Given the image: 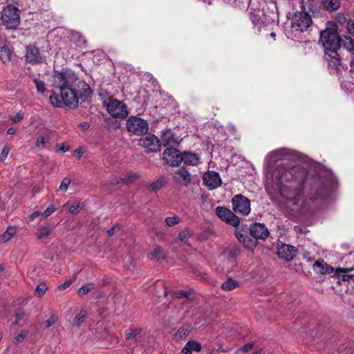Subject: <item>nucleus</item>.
I'll return each instance as SVG.
<instances>
[{
	"label": "nucleus",
	"mask_w": 354,
	"mask_h": 354,
	"mask_svg": "<svg viewBox=\"0 0 354 354\" xmlns=\"http://www.w3.org/2000/svg\"><path fill=\"white\" fill-rule=\"evenodd\" d=\"M51 86L53 93L50 95L49 100L55 107L67 106L75 109L79 106L80 100L85 102L93 95L90 86L68 70L55 71Z\"/></svg>",
	"instance_id": "f257e3e1"
},
{
	"label": "nucleus",
	"mask_w": 354,
	"mask_h": 354,
	"mask_svg": "<svg viewBox=\"0 0 354 354\" xmlns=\"http://www.w3.org/2000/svg\"><path fill=\"white\" fill-rule=\"evenodd\" d=\"M307 170L300 165L290 163L278 165L274 174L279 180L277 189L282 197L286 198L287 205L295 211V207L302 201V193Z\"/></svg>",
	"instance_id": "f03ea898"
},
{
	"label": "nucleus",
	"mask_w": 354,
	"mask_h": 354,
	"mask_svg": "<svg viewBox=\"0 0 354 354\" xmlns=\"http://www.w3.org/2000/svg\"><path fill=\"white\" fill-rule=\"evenodd\" d=\"M320 42L325 52L340 50L342 40L339 38L335 27L326 28L321 32Z\"/></svg>",
	"instance_id": "7ed1b4c3"
},
{
	"label": "nucleus",
	"mask_w": 354,
	"mask_h": 354,
	"mask_svg": "<svg viewBox=\"0 0 354 354\" xmlns=\"http://www.w3.org/2000/svg\"><path fill=\"white\" fill-rule=\"evenodd\" d=\"M1 20L8 28H16L20 24L19 10L15 6L8 5L1 11Z\"/></svg>",
	"instance_id": "20e7f679"
},
{
	"label": "nucleus",
	"mask_w": 354,
	"mask_h": 354,
	"mask_svg": "<svg viewBox=\"0 0 354 354\" xmlns=\"http://www.w3.org/2000/svg\"><path fill=\"white\" fill-rule=\"evenodd\" d=\"M104 103L107 112L113 118H124L129 114L127 106L122 101L109 97Z\"/></svg>",
	"instance_id": "39448f33"
},
{
	"label": "nucleus",
	"mask_w": 354,
	"mask_h": 354,
	"mask_svg": "<svg viewBox=\"0 0 354 354\" xmlns=\"http://www.w3.org/2000/svg\"><path fill=\"white\" fill-rule=\"evenodd\" d=\"M312 23L310 15L305 12H295L291 21L292 31L301 32L306 30Z\"/></svg>",
	"instance_id": "423d86ee"
},
{
	"label": "nucleus",
	"mask_w": 354,
	"mask_h": 354,
	"mask_svg": "<svg viewBox=\"0 0 354 354\" xmlns=\"http://www.w3.org/2000/svg\"><path fill=\"white\" fill-rule=\"evenodd\" d=\"M126 126L129 132L137 136L146 134L149 130L147 122L136 116L130 117L127 120Z\"/></svg>",
	"instance_id": "0eeeda50"
},
{
	"label": "nucleus",
	"mask_w": 354,
	"mask_h": 354,
	"mask_svg": "<svg viewBox=\"0 0 354 354\" xmlns=\"http://www.w3.org/2000/svg\"><path fill=\"white\" fill-rule=\"evenodd\" d=\"M232 203L233 210L236 213L246 216L251 211L250 200L241 194L235 195L232 199Z\"/></svg>",
	"instance_id": "6e6552de"
},
{
	"label": "nucleus",
	"mask_w": 354,
	"mask_h": 354,
	"mask_svg": "<svg viewBox=\"0 0 354 354\" xmlns=\"http://www.w3.org/2000/svg\"><path fill=\"white\" fill-rule=\"evenodd\" d=\"M216 214L222 221L229 225L237 227L240 223L239 218L231 210L225 207H218L216 208Z\"/></svg>",
	"instance_id": "1a4fd4ad"
},
{
	"label": "nucleus",
	"mask_w": 354,
	"mask_h": 354,
	"mask_svg": "<svg viewBox=\"0 0 354 354\" xmlns=\"http://www.w3.org/2000/svg\"><path fill=\"white\" fill-rule=\"evenodd\" d=\"M339 50L325 52V59L328 62V67L333 73L338 74L342 66V60Z\"/></svg>",
	"instance_id": "9d476101"
},
{
	"label": "nucleus",
	"mask_w": 354,
	"mask_h": 354,
	"mask_svg": "<svg viewBox=\"0 0 354 354\" xmlns=\"http://www.w3.org/2000/svg\"><path fill=\"white\" fill-rule=\"evenodd\" d=\"M138 145L143 147L147 152L160 151V140L153 134H148L138 140Z\"/></svg>",
	"instance_id": "9b49d317"
},
{
	"label": "nucleus",
	"mask_w": 354,
	"mask_h": 354,
	"mask_svg": "<svg viewBox=\"0 0 354 354\" xmlns=\"http://www.w3.org/2000/svg\"><path fill=\"white\" fill-rule=\"evenodd\" d=\"M162 159L167 164L176 167L182 162V153L173 147L167 148L162 153Z\"/></svg>",
	"instance_id": "f8f14e48"
},
{
	"label": "nucleus",
	"mask_w": 354,
	"mask_h": 354,
	"mask_svg": "<svg viewBox=\"0 0 354 354\" xmlns=\"http://www.w3.org/2000/svg\"><path fill=\"white\" fill-rule=\"evenodd\" d=\"M250 234L255 239H266L269 235L270 232L267 227L260 223H252L249 228Z\"/></svg>",
	"instance_id": "ddd939ff"
},
{
	"label": "nucleus",
	"mask_w": 354,
	"mask_h": 354,
	"mask_svg": "<svg viewBox=\"0 0 354 354\" xmlns=\"http://www.w3.org/2000/svg\"><path fill=\"white\" fill-rule=\"evenodd\" d=\"M203 183L209 189H214L218 187L222 180L218 172L209 171L203 175Z\"/></svg>",
	"instance_id": "4468645a"
},
{
	"label": "nucleus",
	"mask_w": 354,
	"mask_h": 354,
	"mask_svg": "<svg viewBox=\"0 0 354 354\" xmlns=\"http://www.w3.org/2000/svg\"><path fill=\"white\" fill-rule=\"evenodd\" d=\"M297 252V250L291 245L281 243L278 245L277 255L280 259L290 261L296 257Z\"/></svg>",
	"instance_id": "2eb2a0df"
},
{
	"label": "nucleus",
	"mask_w": 354,
	"mask_h": 354,
	"mask_svg": "<svg viewBox=\"0 0 354 354\" xmlns=\"http://www.w3.org/2000/svg\"><path fill=\"white\" fill-rule=\"evenodd\" d=\"M174 180L182 185L187 186L192 180L189 172L184 167L178 168L174 173Z\"/></svg>",
	"instance_id": "dca6fc26"
},
{
	"label": "nucleus",
	"mask_w": 354,
	"mask_h": 354,
	"mask_svg": "<svg viewBox=\"0 0 354 354\" xmlns=\"http://www.w3.org/2000/svg\"><path fill=\"white\" fill-rule=\"evenodd\" d=\"M26 58L28 62L32 64L39 63L42 59L39 48L32 45L27 46Z\"/></svg>",
	"instance_id": "f3484780"
},
{
	"label": "nucleus",
	"mask_w": 354,
	"mask_h": 354,
	"mask_svg": "<svg viewBox=\"0 0 354 354\" xmlns=\"http://www.w3.org/2000/svg\"><path fill=\"white\" fill-rule=\"evenodd\" d=\"M160 145L163 146H174L177 144V140L175 138L174 133L171 129H166L162 132L160 136Z\"/></svg>",
	"instance_id": "a211bd4d"
},
{
	"label": "nucleus",
	"mask_w": 354,
	"mask_h": 354,
	"mask_svg": "<svg viewBox=\"0 0 354 354\" xmlns=\"http://www.w3.org/2000/svg\"><path fill=\"white\" fill-rule=\"evenodd\" d=\"M236 236L240 243H242L243 246L249 250L253 251L257 245L256 240H253L248 235L243 234L240 232H236Z\"/></svg>",
	"instance_id": "6ab92c4d"
},
{
	"label": "nucleus",
	"mask_w": 354,
	"mask_h": 354,
	"mask_svg": "<svg viewBox=\"0 0 354 354\" xmlns=\"http://www.w3.org/2000/svg\"><path fill=\"white\" fill-rule=\"evenodd\" d=\"M182 162L188 165L196 166L200 162V156L194 152L184 151L182 153Z\"/></svg>",
	"instance_id": "aec40b11"
},
{
	"label": "nucleus",
	"mask_w": 354,
	"mask_h": 354,
	"mask_svg": "<svg viewBox=\"0 0 354 354\" xmlns=\"http://www.w3.org/2000/svg\"><path fill=\"white\" fill-rule=\"evenodd\" d=\"M202 349L201 344L195 340L188 341L182 349L183 354H192V352H200Z\"/></svg>",
	"instance_id": "412c9836"
},
{
	"label": "nucleus",
	"mask_w": 354,
	"mask_h": 354,
	"mask_svg": "<svg viewBox=\"0 0 354 354\" xmlns=\"http://www.w3.org/2000/svg\"><path fill=\"white\" fill-rule=\"evenodd\" d=\"M313 270L320 274H330L333 272V268L324 261H316L313 264Z\"/></svg>",
	"instance_id": "4be33fe9"
},
{
	"label": "nucleus",
	"mask_w": 354,
	"mask_h": 354,
	"mask_svg": "<svg viewBox=\"0 0 354 354\" xmlns=\"http://www.w3.org/2000/svg\"><path fill=\"white\" fill-rule=\"evenodd\" d=\"M354 270L353 267L351 268H337L335 270V274L343 281H348L351 279L354 280V275L347 274Z\"/></svg>",
	"instance_id": "5701e85b"
},
{
	"label": "nucleus",
	"mask_w": 354,
	"mask_h": 354,
	"mask_svg": "<svg viewBox=\"0 0 354 354\" xmlns=\"http://www.w3.org/2000/svg\"><path fill=\"white\" fill-rule=\"evenodd\" d=\"M55 227L53 225H48L40 227L37 233L36 236L38 239L46 238L54 230Z\"/></svg>",
	"instance_id": "b1692460"
},
{
	"label": "nucleus",
	"mask_w": 354,
	"mask_h": 354,
	"mask_svg": "<svg viewBox=\"0 0 354 354\" xmlns=\"http://www.w3.org/2000/svg\"><path fill=\"white\" fill-rule=\"evenodd\" d=\"M191 330L190 326L184 325L179 328L177 332L174 334V338L176 340H182L187 337Z\"/></svg>",
	"instance_id": "393cba45"
},
{
	"label": "nucleus",
	"mask_w": 354,
	"mask_h": 354,
	"mask_svg": "<svg viewBox=\"0 0 354 354\" xmlns=\"http://www.w3.org/2000/svg\"><path fill=\"white\" fill-rule=\"evenodd\" d=\"M165 257V253L160 247H156L154 250L149 254L150 259L160 261L164 259Z\"/></svg>",
	"instance_id": "a878e982"
},
{
	"label": "nucleus",
	"mask_w": 354,
	"mask_h": 354,
	"mask_svg": "<svg viewBox=\"0 0 354 354\" xmlns=\"http://www.w3.org/2000/svg\"><path fill=\"white\" fill-rule=\"evenodd\" d=\"M324 8L329 10H336L339 8L340 3L339 0H322Z\"/></svg>",
	"instance_id": "bb28decb"
},
{
	"label": "nucleus",
	"mask_w": 354,
	"mask_h": 354,
	"mask_svg": "<svg viewBox=\"0 0 354 354\" xmlns=\"http://www.w3.org/2000/svg\"><path fill=\"white\" fill-rule=\"evenodd\" d=\"M12 53L10 48L4 45L0 48V58L4 62H10L11 60Z\"/></svg>",
	"instance_id": "cd10ccee"
},
{
	"label": "nucleus",
	"mask_w": 354,
	"mask_h": 354,
	"mask_svg": "<svg viewBox=\"0 0 354 354\" xmlns=\"http://www.w3.org/2000/svg\"><path fill=\"white\" fill-rule=\"evenodd\" d=\"M165 183L166 181L164 178H160L159 179L151 183L149 185L148 189L150 192H157L162 188Z\"/></svg>",
	"instance_id": "c85d7f7f"
},
{
	"label": "nucleus",
	"mask_w": 354,
	"mask_h": 354,
	"mask_svg": "<svg viewBox=\"0 0 354 354\" xmlns=\"http://www.w3.org/2000/svg\"><path fill=\"white\" fill-rule=\"evenodd\" d=\"M289 154L288 149L282 148L275 151H273L271 153V156L276 160H281L284 158L286 156Z\"/></svg>",
	"instance_id": "c756f323"
},
{
	"label": "nucleus",
	"mask_w": 354,
	"mask_h": 354,
	"mask_svg": "<svg viewBox=\"0 0 354 354\" xmlns=\"http://www.w3.org/2000/svg\"><path fill=\"white\" fill-rule=\"evenodd\" d=\"M140 178V175L136 173L130 172L121 178V181L124 184H129Z\"/></svg>",
	"instance_id": "7c9ffc66"
},
{
	"label": "nucleus",
	"mask_w": 354,
	"mask_h": 354,
	"mask_svg": "<svg viewBox=\"0 0 354 354\" xmlns=\"http://www.w3.org/2000/svg\"><path fill=\"white\" fill-rule=\"evenodd\" d=\"M238 286V282L232 279H228L225 281L221 288L225 290H232Z\"/></svg>",
	"instance_id": "2f4dec72"
},
{
	"label": "nucleus",
	"mask_w": 354,
	"mask_h": 354,
	"mask_svg": "<svg viewBox=\"0 0 354 354\" xmlns=\"http://www.w3.org/2000/svg\"><path fill=\"white\" fill-rule=\"evenodd\" d=\"M15 230L9 227L3 234L0 236V242L6 243L15 234Z\"/></svg>",
	"instance_id": "473e14b6"
},
{
	"label": "nucleus",
	"mask_w": 354,
	"mask_h": 354,
	"mask_svg": "<svg viewBox=\"0 0 354 354\" xmlns=\"http://www.w3.org/2000/svg\"><path fill=\"white\" fill-rule=\"evenodd\" d=\"M50 140V137L48 135H41L39 136L36 140L35 146L39 149H43L46 142H48Z\"/></svg>",
	"instance_id": "72a5a7b5"
},
{
	"label": "nucleus",
	"mask_w": 354,
	"mask_h": 354,
	"mask_svg": "<svg viewBox=\"0 0 354 354\" xmlns=\"http://www.w3.org/2000/svg\"><path fill=\"white\" fill-rule=\"evenodd\" d=\"M87 315V313L85 310L82 309L80 313L74 318V324L80 326L84 321L85 317Z\"/></svg>",
	"instance_id": "f704fd0d"
},
{
	"label": "nucleus",
	"mask_w": 354,
	"mask_h": 354,
	"mask_svg": "<svg viewBox=\"0 0 354 354\" xmlns=\"http://www.w3.org/2000/svg\"><path fill=\"white\" fill-rule=\"evenodd\" d=\"M33 82L35 84L37 91L43 94L46 91V84L44 82L37 78H34Z\"/></svg>",
	"instance_id": "c9c22d12"
},
{
	"label": "nucleus",
	"mask_w": 354,
	"mask_h": 354,
	"mask_svg": "<svg viewBox=\"0 0 354 354\" xmlns=\"http://www.w3.org/2000/svg\"><path fill=\"white\" fill-rule=\"evenodd\" d=\"M29 332L26 330H22L19 335H17L12 340V342L17 344L22 342L24 339L28 336Z\"/></svg>",
	"instance_id": "e433bc0d"
},
{
	"label": "nucleus",
	"mask_w": 354,
	"mask_h": 354,
	"mask_svg": "<svg viewBox=\"0 0 354 354\" xmlns=\"http://www.w3.org/2000/svg\"><path fill=\"white\" fill-rule=\"evenodd\" d=\"M180 221V218L178 216L167 217L165 218V223H166L167 225L169 227L174 226V225L179 223Z\"/></svg>",
	"instance_id": "4c0bfd02"
},
{
	"label": "nucleus",
	"mask_w": 354,
	"mask_h": 354,
	"mask_svg": "<svg viewBox=\"0 0 354 354\" xmlns=\"http://www.w3.org/2000/svg\"><path fill=\"white\" fill-rule=\"evenodd\" d=\"M192 233L188 230H183L179 234V239L182 242L187 243L189 238L191 236Z\"/></svg>",
	"instance_id": "58836bf2"
},
{
	"label": "nucleus",
	"mask_w": 354,
	"mask_h": 354,
	"mask_svg": "<svg viewBox=\"0 0 354 354\" xmlns=\"http://www.w3.org/2000/svg\"><path fill=\"white\" fill-rule=\"evenodd\" d=\"M93 289V283H87V284L83 285L82 287L80 288L79 293L81 295H85Z\"/></svg>",
	"instance_id": "ea45409f"
},
{
	"label": "nucleus",
	"mask_w": 354,
	"mask_h": 354,
	"mask_svg": "<svg viewBox=\"0 0 354 354\" xmlns=\"http://www.w3.org/2000/svg\"><path fill=\"white\" fill-rule=\"evenodd\" d=\"M71 182V179H69L68 178H64V180H62V182L61 183V184L59 187V190L61 192H66L68 188V186H69Z\"/></svg>",
	"instance_id": "a19ab883"
},
{
	"label": "nucleus",
	"mask_w": 354,
	"mask_h": 354,
	"mask_svg": "<svg viewBox=\"0 0 354 354\" xmlns=\"http://www.w3.org/2000/svg\"><path fill=\"white\" fill-rule=\"evenodd\" d=\"M10 152V147L8 145H5L0 153V161L3 162L8 157Z\"/></svg>",
	"instance_id": "79ce46f5"
},
{
	"label": "nucleus",
	"mask_w": 354,
	"mask_h": 354,
	"mask_svg": "<svg viewBox=\"0 0 354 354\" xmlns=\"http://www.w3.org/2000/svg\"><path fill=\"white\" fill-rule=\"evenodd\" d=\"M140 332H141V330L140 329L130 330V331L127 333V334H126V339H134L140 333Z\"/></svg>",
	"instance_id": "37998d69"
},
{
	"label": "nucleus",
	"mask_w": 354,
	"mask_h": 354,
	"mask_svg": "<svg viewBox=\"0 0 354 354\" xmlns=\"http://www.w3.org/2000/svg\"><path fill=\"white\" fill-rule=\"evenodd\" d=\"M46 290H47V287H46V284L41 283L37 286L35 291L39 297H41L44 295Z\"/></svg>",
	"instance_id": "c03bdc74"
},
{
	"label": "nucleus",
	"mask_w": 354,
	"mask_h": 354,
	"mask_svg": "<svg viewBox=\"0 0 354 354\" xmlns=\"http://www.w3.org/2000/svg\"><path fill=\"white\" fill-rule=\"evenodd\" d=\"M57 320V317L55 315H52L45 322L44 324L46 328H49L53 326L56 321Z\"/></svg>",
	"instance_id": "a18cd8bd"
},
{
	"label": "nucleus",
	"mask_w": 354,
	"mask_h": 354,
	"mask_svg": "<svg viewBox=\"0 0 354 354\" xmlns=\"http://www.w3.org/2000/svg\"><path fill=\"white\" fill-rule=\"evenodd\" d=\"M81 209L80 204L79 203H74L68 209V212L71 214H77Z\"/></svg>",
	"instance_id": "49530a36"
},
{
	"label": "nucleus",
	"mask_w": 354,
	"mask_h": 354,
	"mask_svg": "<svg viewBox=\"0 0 354 354\" xmlns=\"http://www.w3.org/2000/svg\"><path fill=\"white\" fill-rule=\"evenodd\" d=\"M24 315H25L24 312L19 310L15 315V324H20L21 320L24 318Z\"/></svg>",
	"instance_id": "de8ad7c7"
},
{
	"label": "nucleus",
	"mask_w": 354,
	"mask_h": 354,
	"mask_svg": "<svg viewBox=\"0 0 354 354\" xmlns=\"http://www.w3.org/2000/svg\"><path fill=\"white\" fill-rule=\"evenodd\" d=\"M24 117V113L22 111H19L15 115L12 116L10 119L14 122H18L21 121Z\"/></svg>",
	"instance_id": "09e8293b"
},
{
	"label": "nucleus",
	"mask_w": 354,
	"mask_h": 354,
	"mask_svg": "<svg viewBox=\"0 0 354 354\" xmlns=\"http://www.w3.org/2000/svg\"><path fill=\"white\" fill-rule=\"evenodd\" d=\"M56 210V207L54 205H50L42 214L44 215L45 217H48L51 215Z\"/></svg>",
	"instance_id": "8fccbe9b"
},
{
	"label": "nucleus",
	"mask_w": 354,
	"mask_h": 354,
	"mask_svg": "<svg viewBox=\"0 0 354 354\" xmlns=\"http://www.w3.org/2000/svg\"><path fill=\"white\" fill-rule=\"evenodd\" d=\"M347 31L348 34L351 35H354V21L353 20L347 21Z\"/></svg>",
	"instance_id": "3c124183"
},
{
	"label": "nucleus",
	"mask_w": 354,
	"mask_h": 354,
	"mask_svg": "<svg viewBox=\"0 0 354 354\" xmlns=\"http://www.w3.org/2000/svg\"><path fill=\"white\" fill-rule=\"evenodd\" d=\"M189 292L186 290L179 291L176 293V297L178 299L187 298L189 295Z\"/></svg>",
	"instance_id": "603ef678"
},
{
	"label": "nucleus",
	"mask_w": 354,
	"mask_h": 354,
	"mask_svg": "<svg viewBox=\"0 0 354 354\" xmlns=\"http://www.w3.org/2000/svg\"><path fill=\"white\" fill-rule=\"evenodd\" d=\"M254 347V344L252 342L247 343L241 348L243 350V352L246 353L249 351H250Z\"/></svg>",
	"instance_id": "864d4df0"
},
{
	"label": "nucleus",
	"mask_w": 354,
	"mask_h": 354,
	"mask_svg": "<svg viewBox=\"0 0 354 354\" xmlns=\"http://www.w3.org/2000/svg\"><path fill=\"white\" fill-rule=\"evenodd\" d=\"M120 228V226L118 225H115L107 231V234L109 236H112L115 234V232Z\"/></svg>",
	"instance_id": "5fc2aeb1"
},
{
	"label": "nucleus",
	"mask_w": 354,
	"mask_h": 354,
	"mask_svg": "<svg viewBox=\"0 0 354 354\" xmlns=\"http://www.w3.org/2000/svg\"><path fill=\"white\" fill-rule=\"evenodd\" d=\"M71 284V281H66L64 283L58 286V289L60 290H65L66 288L69 287Z\"/></svg>",
	"instance_id": "6e6d98bb"
},
{
	"label": "nucleus",
	"mask_w": 354,
	"mask_h": 354,
	"mask_svg": "<svg viewBox=\"0 0 354 354\" xmlns=\"http://www.w3.org/2000/svg\"><path fill=\"white\" fill-rule=\"evenodd\" d=\"M79 127L81 128L83 131H86L89 127V124L86 122H82L79 124Z\"/></svg>",
	"instance_id": "4d7b16f0"
},
{
	"label": "nucleus",
	"mask_w": 354,
	"mask_h": 354,
	"mask_svg": "<svg viewBox=\"0 0 354 354\" xmlns=\"http://www.w3.org/2000/svg\"><path fill=\"white\" fill-rule=\"evenodd\" d=\"M346 40H349L348 46L346 47L348 50H352L354 48V43L353 41L348 37H345Z\"/></svg>",
	"instance_id": "13d9d810"
},
{
	"label": "nucleus",
	"mask_w": 354,
	"mask_h": 354,
	"mask_svg": "<svg viewBox=\"0 0 354 354\" xmlns=\"http://www.w3.org/2000/svg\"><path fill=\"white\" fill-rule=\"evenodd\" d=\"M40 214H41V213L39 212H35L30 215L29 218L30 220H34L36 217H37Z\"/></svg>",
	"instance_id": "bf43d9fd"
},
{
	"label": "nucleus",
	"mask_w": 354,
	"mask_h": 354,
	"mask_svg": "<svg viewBox=\"0 0 354 354\" xmlns=\"http://www.w3.org/2000/svg\"><path fill=\"white\" fill-rule=\"evenodd\" d=\"M17 132V129L15 127H10L8 129L7 133L9 135H13Z\"/></svg>",
	"instance_id": "052dcab7"
},
{
	"label": "nucleus",
	"mask_w": 354,
	"mask_h": 354,
	"mask_svg": "<svg viewBox=\"0 0 354 354\" xmlns=\"http://www.w3.org/2000/svg\"><path fill=\"white\" fill-rule=\"evenodd\" d=\"M252 354H265L263 348H259L258 350L253 352Z\"/></svg>",
	"instance_id": "680f3d73"
},
{
	"label": "nucleus",
	"mask_w": 354,
	"mask_h": 354,
	"mask_svg": "<svg viewBox=\"0 0 354 354\" xmlns=\"http://www.w3.org/2000/svg\"><path fill=\"white\" fill-rule=\"evenodd\" d=\"M346 21V19L344 16H339V21L340 23L342 24V23L345 22Z\"/></svg>",
	"instance_id": "e2e57ef3"
},
{
	"label": "nucleus",
	"mask_w": 354,
	"mask_h": 354,
	"mask_svg": "<svg viewBox=\"0 0 354 354\" xmlns=\"http://www.w3.org/2000/svg\"><path fill=\"white\" fill-rule=\"evenodd\" d=\"M120 181H119L117 179H113L111 182H110V184L112 185H114L115 184H118L120 183Z\"/></svg>",
	"instance_id": "0e129e2a"
},
{
	"label": "nucleus",
	"mask_w": 354,
	"mask_h": 354,
	"mask_svg": "<svg viewBox=\"0 0 354 354\" xmlns=\"http://www.w3.org/2000/svg\"><path fill=\"white\" fill-rule=\"evenodd\" d=\"M75 153H76L80 157L82 155V151L81 149H76Z\"/></svg>",
	"instance_id": "69168bd1"
},
{
	"label": "nucleus",
	"mask_w": 354,
	"mask_h": 354,
	"mask_svg": "<svg viewBox=\"0 0 354 354\" xmlns=\"http://www.w3.org/2000/svg\"><path fill=\"white\" fill-rule=\"evenodd\" d=\"M245 352L243 351V350L240 348L238 350H236L235 354H243Z\"/></svg>",
	"instance_id": "338daca9"
},
{
	"label": "nucleus",
	"mask_w": 354,
	"mask_h": 354,
	"mask_svg": "<svg viewBox=\"0 0 354 354\" xmlns=\"http://www.w3.org/2000/svg\"><path fill=\"white\" fill-rule=\"evenodd\" d=\"M59 150L62 151H68V148H65L64 146H62V147L59 148Z\"/></svg>",
	"instance_id": "774afa93"
}]
</instances>
